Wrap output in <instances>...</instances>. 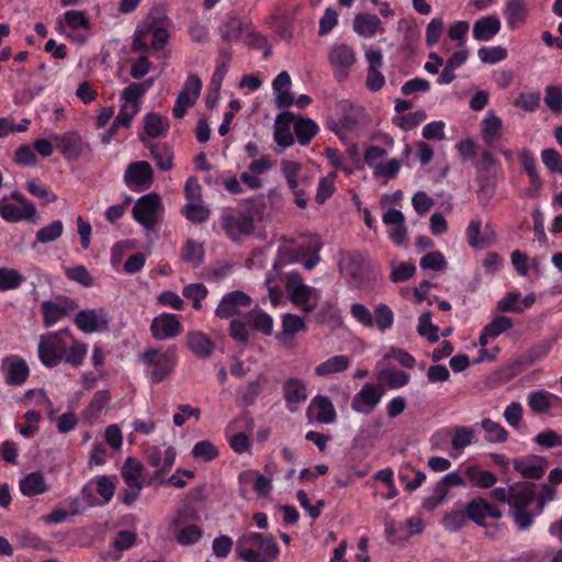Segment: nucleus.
Returning <instances> with one entry per match:
<instances>
[{
    "label": "nucleus",
    "instance_id": "obj_1",
    "mask_svg": "<svg viewBox=\"0 0 562 562\" xmlns=\"http://www.w3.org/2000/svg\"><path fill=\"white\" fill-rule=\"evenodd\" d=\"M168 19L160 12H151L134 34L132 50L147 54L150 49L161 50L169 40Z\"/></svg>",
    "mask_w": 562,
    "mask_h": 562
},
{
    "label": "nucleus",
    "instance_id": "obj_2",
    "mask_svg": "<svg viewBox=\"0 0 562 562\" xmlns=\"http://www.w3.org/2000/svg\"><path fill=\"white\" fill-rule=\"evenodd\" d=\"M236 552L246 562H270L277 559L280 549L271 536L250 531L237 540Z\"/></svg>",
    "mask_w": 562,
    "mask_h": 562
},
{
    "label": "nucleus",
    "instance_id": "obj_3",
    "mask_svg": "<svg viewBox=\"0 0 562 562\" xmlns=\"http://www.w3.org/2000/svg\"><path fill=\"white\" fill-rule=\"evenodd\" d=\"M536 501L535 485L530 483L512 484V497L509 502V516L519 530H528L532 527L536 517V507L530 508Z\"/></svg>",
    "mask_w": 562,
    "mask_h": 562
},
{
    "label": "nucleus",
    "instance_id": "obj_4",
    "mask_svg": "<svg viewBox=\"0 0 562 562\" xmlns=\"http://www.w3.org/2000/svg\"><path fill=\"white\" fill-rule=\"evenodd\" d=\"M140 360L147 368L149 381L158 384L173 372L178 363V355L175 347H168L164 351L149 348L142 353Z\"/></svg>",
    "mask_w": 562,
    "mask_h": 562
},
{
    "label": "nucleus",
    "instance_id": "obj_5",
    "mask_svg": "<svg viewBox=\"0 0 562 562\" xmlns=\"http://www.w3.org/2000/svg\"><path fill=\"white\" fill-rule=\"evenodd\" d=\"M285 290L291 302L305 314L314 312L321 300V292L303 282L296 271L290 272L285 278Z\"/></svg>",
    "mask_w": 562,
    "mask_h": 562
},
{
    "label": "nucleus",
    "instance_id": "obj_6",
    "mask_svg": "<svg viewBox=\"0 0 562 562\" xmlns=\"http://www.w3.org/2000/svg\"><path fill=\"white\" fill-rule=\"evenodd\" d=\"M66 336H70L67 329L43 335L38 344V357L47 368H54L63 361L66 352Z\"/></svg>",
    "mask_w": 562,
    "mask_h": 562
},
{
    "label": "nucleus",
    "instance_id": "obj_7",
    "mask_svg": "<svg viewBox=\"0 0 562 562\" xmlns=\"http://www.w3.org/2000/svg\"><path fill=\"white\" fill-rule=\"evenodd\" d=\"M164 213V205L157 193L140 196L132 210L133 218L146 229H153Z\"/></svg>",
    "mask_w": 562,
    "mask_h": 562
},
{
    "label": "nucleus",
    "instance_id": "obj_8",
    "mask_svg": "<svg viewBox=\"0 0 562 562\" xmlns=\"http://www.w3.org/2000/svg\"><path fill=\"white\" fill-rule=\"evenodd\" d=\"M328 61L333 69L334 77L345 81L356 64V52L352 46L345 43L334 44L328 52Z\"/></svg>",
    "mask_w": 562,
    "mask_h": 562
},
{
    "label": "nucleus",
    "instance_id": "obj_9",
    "mask_svg": "<svg viewBox=\"0 0 562 562\" xmlns=\"http://www.w3.org/2000/svg\"><path fill=\"white\" fill-rule=\"evenodd\" d=\"M221 224L225 234L233 240L243 235H249L255 229L254 217L249 212L227 209L221 216Z\"/></svg>",
    "mask_w": 562,
    "mask_h": 562
},
{
    "label": "nucleus",
    "instance_id": "obj_10",
    "mask_svg": "<svg viewBox=\"0 0 562 562\" xmlns=\"http://www.w3.org/2000/svg\"><path fill=\"white\" fill-rule=\"evenodd\" d=\"M78 308L77 303L64 295L44 301L41 305L45 327H52Z\"/></svg>",
    "mask_w": 562,
    "mask_h": 562
},
{
    "label": "nucleus",
    "instance_id": "obj_11",
    "mask_svg": "<svg viewBox=\"0 0 562 562\" xmlns=\"http://www.w3.org/2000/svg\"><path fill=\"white\" fill-rule=\"evenodd\" d=\"M50 139L67 160H77L86 150H90L89 145L83 142L77 131L53 134Z\"/></svg>",
    "mask_w": 562,
    "mask_h": 562
},
{
    "label": "nucleus",
    "instance_id": "obj_12",
    "mask_svg": "<svg viewBox=\"0 0 562 562\" xmlns=\"http://www.w3.org/2000/svg\"><path fill=\"white\" fill-rule=\"evenodd\" d=\"M369 262L359 254H348L340 260V271L353 288H361L366 282V273L368 271Z\"/></svg>",
    "mask_w": 562,
    "mask_h": 562
},
{
    "label": "nucleus",
    "instance_id": "obj_13",
    "mask_svg": "<svg viewBox=\"0 0 562 562\" xmlns=\"http://www.w3.org/2000/svg\"><path fill=\"white\" fill-rule=\"evenodd\" d=\"M201 89L202 80L196 75L188 76L172 109V114L176 119H182L188 109L195 104Z\"/></svg>",
    "mask_w": 562,
    "mask_h": 562
},
{
    "label": "nucleus",
    "instance_id": "obj_14",
    "mask_svg": "<svg viewBox=\"0 0 562 562\" xmlns=\"http://www.w3.org/2000/svg\"><path fill=\"white\" fill-rule=\"evenodd\" d=\"M110 315L105 308H92L80 311L74 322L86 334L101 333L109 328Z\"/></svg>",
    "mask_w": 562,
    "mask_h": 562
},
{
    "label": "nucleus",
    "instance_id": "obj_15",
    "mask_svg": "<svg viewBox=\"0 0 562 562\" xmlns=\"http://www.w3.org/2000/svg\"><path fill=\"white\" fill-rule=\"evenodd\" d=\"M124 181L134 191L147 190L154 181V171L150 164L147 161L130 164L124 173Z\"/></svg>",
    "mask_w": 562,
    "mask_h": 562
},
{
    "label": "nucleus",
    "instance_id": "obj_16",
    "mask_svg": "<svg viewBox=\"0 0 562 562\" xmlns=\"http://www.w3.org/2000/svg\"><path fill=\"white\" fill-rule=\"evenodd\" d=\"M383 394V387L373 383H366L352 397L351 408L357 413L370 414L381 402Z\"/></svg>",
    "mask_w": 562,
    "mask_h": 562
},
{
    "label": "nucleus",
    "instance_id": "obj_17",
    "mask_svg": "<svg viewBox=\"0 0 562 562\" xmlns=\"http://www.w3.org/2000/svg\"><path fill=\"white\" fill-rule=\"evenodd\" d=\"M177 452L171 446H153L147 449L146 458L149 465L155 468V476L169 472L175 464Z\"/></svg>",
    "mask_w": 562,
    "mask_h": 562
},
{
    "label": "nucleus",
    "instance_id": "obj_18",
    "mask_svg": "<svg viewBox=\"0 0 562 562\" xmlns=\"http://www.w3.org/2000/svg\"><path fill=\"white\" fill-rule=\"evenodd\" d=\"M183 330L179 316L162 313L155 317L150 325V333L157 340H167L181 334Z\"/></svg>",
    "mask_w": 562,
    "mask_h": 562
},
{
    "label": "nucleus",
    "instance_id": "obj_19",
    "mask_svg": "<svg viewBox=\"0 0 562 562\" xmlns=\"http://www.w3.org/2000/svg\"><path fill=\"white\" fill-rule=\"evenodd\" d=\"M467 241L472 248H487L495 243L496 236L490 224L482 226V220H471L465 229Z\"/></svg>",
    "mask_w": 562,
    "mask_h": 562
},
{
    "label": "nucleus",
    "instance_id": "obj_20",
    "mask_svg": "<svg viewBox=\"0 0 562 562\" xmlns=\"http://www.w3.org/2000/svg\"><path fill=\"white\" fill-rule=\"evenodd\" d=\"M469 520L474 521L479 526H485L486 518L498 520L503 517V513L496 506L482 497H474L465 506Z\"/></svg>",
    "mask_w": 562,
    "mask_h": 562
},
{
    "label": "nucleus",
    "instance_id": "obj_21",
    "mask_svg": "<svg viewBox=\"0 0 562 562\" xmlns=\"http://www.w3.org/2000/svg\"><path fill=\"white\" fill-rule=\"evenodd\" d=\"M251 299L243 291L236 290L223 296L216 307L215 314L220 318H229L239 313L241 307H247Z\"/></svg>",
    "mask_w": 562,
    "mask_h": 562
},
{
    "label": "nucleus",
    "instance_id": "obj_22",
    "mask_svg": "<svg viewBox=\"0 0 562 562\" xmlns=\"http://www.w3.org/2000/svg\"><path fill=\"white\" fill-rule=\"evenodd\" d=\"M514 469L525 479L538 480L543 476L548 462L539 456H529L513 460Z\"/></svg>",
    "mask_w": 562,
    "mask_h": 562
},
{
    "label": "nucleus",
    "instance_id": "obj_23",
    "mask_svg": "<svg viewBox=\"0 0 562 562\" xmlns=\"http://www.w3.org/2000/svg\"><path fill=\"white\" fill-rule=\"evenodd\" d=\"M503 15L508 30L514 31L522 26L529 15L527 0H508L504 4Z\"/></svg>",
    "mask_w": 562,
    "mask_h": 562
},
{
    "label": "nucleus",
    "instance_id": "obj_24",
    "mask_svg": "<svg viewBox=\"0 0 562 562\" xmlns=\"http://www.w3.org/2000/svg\"><path fill=\"white\" fill-rule=\"evenodd\" d=\"M35 212L36 210L33 204L21 205L9 201L8 198L0 200V216L7 222L30 220L35 215Z\"/></svg>",
    "mask_w": 562,
    "mask_h": 562
},
{
    "label": "nucleus",
    "instance_id": "obj_25",
    "mask_svg": "<svg viewBox=\"0 0 562 562\" xmlns=\"http://www.w3.org/2000/svg\"><path fill=\"white\" fill-rule=\"evenodd\" d=\"M283 396L286 408L295 412L297 406L307 398L306 386L304 382L297 378H290L284 382Z\"/></svg>",
    "mask_w": 562,
    "mask_h": 562
},
{
    "label": "nucleus",
    "instance_id": "obj_26",
    "mask_svg": "<svg viewBox=\"0 0 562 562\" xmlns=\"http://www.w3.org/2000/svg\"><path fill=\"white\" fill-rule=\"evenodd\" d=\"M2 368L5 372V382L10 385H22L30 374L25 360L16 357L5 358Z\"/></svg>",
    "mask_w": 562,
    "mask_h": 562
},
{
    "label": "nucleus",
    "instance_id": "obj_27",
    "mask_svg": "<svg viewBox=\"0 0 562 562\" xmlns=\"http://www.w3.org/2000/svg\"><path fill=\"white\" fill-rule=\"evenodd\" d=\"M314 412L316 422L321 424H333L337 419V413L329 397L316 395L312 398L307 408V415Z\"/></svg>",
    "mask_w": 562,
    "mask_h": 562
},
{
    "label": "nucleus",
    "instance_id": "obj_28",
    "mask_svg": "<svg viewBox=\"0 0 562 562\" xmlns=\"http://www.w3.org/2000/svg\"><path fill=\"white\" fill-rule=\"evenodd\" d=\"M291 78L288 71H281L272 82L274 101L279 109L290 108L294 103V98L290 92Z\"/></svg>",
    "mask_w": 562,
    "mask_h": 562
},
{
    "label": "nucleus",
    "instance_id": "obj_29",
    "mask_svg": "<svg viewBox=\"0 0 562 562\" xmlns=\"http://www.w3.org/2000/svg\"><path fill=\"white\" fill-rule=\"evenodd\" d=\"M294 123V115L291 112L280 113L274 123V142L283 147H290L294 144V137L291 125Z\"/></svg>",
    "mask_w": 562,
    "mask_h": 562
},
{
    "label": "nucleus",
    "instance_id": "obj_30",
    "mask_svg": "<svg viewBox=\"0 0 562 562\" xmlns=\"http://www.w3.org/2000/svg\"><path fill=\"white\" fill-rule=\"evenodd\" d=\"M501 20L496 15H486L476 20L472 35L476 41L488 42L501 31Z\"/></svg>",
    "mask_w": 562,
    "mask_h": 562
},
{
    "label": "nucleus",
    "instance_id": "obj_31",
    "mask_svg": "<svg viewBox=\"0 0 562 562\" xmlns=\"http://www.w3.org/2000/svg\"><path fill=\"white\" fill-rule=\"evenodd\" d=\"M248 31L247 23L237 15H229L218 25V33L226 43H236Z\"/></svg>",
    "mask_w": 562,
    "mask_h": 562
},
{
    "label": "nucleus",
    "instance_id": "obj_32",
    "mask_svg": "<svg viewBox=\"0 0 562 562\" xmlns=\"http://www.w3.org/2000/svg\"><path fill=\"white\" fill-rule=\"evenodd\" d=\"M188 347L198 358H210L214 351V342L202 331H190L187 335Z\"/></svg>",
    "mask_w": 562,
    "mask_h": 562
},
{
    "label": "nucleus",
    "instance_id": "obj_33",
    "mask_svg": "<svg viewBox=\"0 0 562 562\" xmlns=\"http://www.w3.org/2000/svg\"><path fill=\"white\" fill-rule=\"evenodd\" d=\"M482 138L484 143L492 147L498 142L503 134V121L494 112H488L482 121Z\"/></svg>",
    "mask_w": 562,
    "mask_h": 562
},
{
    "label": "nucleus",
    "instance_id": "obj_34",
    "mask_svg": "<svg viewBox=\"0 0 562 562\" xmlns=\"http://www.w3.org/2000/svg\"><path fill=\"white\" fill-rule=\"evenodd\" d=\"M154 80L147 79L143 82H132L123 89L120 99L124 105L140 108V99L153 87Z\"/></svg>",
    "mask_w": 562,
    "mask_h": 562
},
{
    "label": "nucleus",
    "instance_id": "obj_35",
    "mask_svg": "<svg viewBox=\"0 0 562 562\" xmlns=\"http://www.w3.org/2000/svg\"><path fill=\"white\" fill-rule=\"evenodd\" d=\"M353 31L363 37H372L375 33L382 32V22L374 15L369 13H360L355 16Z\"/></svg>",
    "mask_w": 562,
    "mask_h": 562
},
{
    "label": "nucleus",
    "instance_id": "obj_36",
    "mask_svg": "<svg viewBox=\"0 0 562 562\" xmlns=\"http://www.w3.org/2000/svg\"><path fill=\"white\" fill-rule=\"evenodd\" d=\"M20 491L24 496L34 497L48 491L44 475L32 472L20 481Z\"/></svg>",
    "mask_w": 562,
    "mask_h": 562
},
{
    "label": "nucleus",
    "instance_id": "obj_37",
    "mask_svg": "<svg viewBox=\"0 0 562 562\" xmlns=\"http://www.w3.org/2000/svg\"><path fill=\"white\" fill-rule=\"evenodd\" d=\"M350 366V358L345 355L334 356L315 367V375L327 376L345 372Z\"/></svg>",
    "mask_w": 562,
    "mask_h": 562
},
{
    "label": "nucleus",
    "instance_id": "obj_38",
    "mask_svg": "<svg viewBox=\"0 0 562 562\" xmlns=\"http://www.w3.org/2000/svg\"><path fill=\"white\" fill-rule=\"evenodd\" d=\"M464 479L479 488H491L497 482V476L493 472L480 470L476 465L465 469Z\"/></svg>",
    "mask_w": 562,
    "mask_h": 562
},
{
    "label": "nucleus",
    "instance_id": "obj_39",
    "mask_svg": "<svg viewBox=\"0 0 562 562\" xmlns=\"http://www.w3.org/2000/svg\"><path fill=\"white\" fill-rule=\"evenodd\" d=\"M381 387L400 389L409 382V374L395 369L381 370L376 375Z\"/></svg>",
    "mask_w": 562,
    "mask_h": 562
},
{
    "label": "nucleus",
    "instance_id": "obj_40",
    "mask_svg": "<svg viewBox=\"0 0 562 562\" xmlns=\"http://www.w3.org/2000/svg\"><path fill=\"white\" fill-rule=\"evenodd\" d=\"M305 330L306 325L303 318L294 314H285L282 319V331L277 335V339L285 344L289 337Z\"/></svg>",
    "mask_w": 562,
    "mask_h": 562
},
{
    "label": "nucleus",
    "instance_id": "obj_41",
    "mask_svg": "<svg viewBox=\"0 0 562 562\" xmlns=\"http://www.w3.org/2000/svg\"><path fill=\"white\" fill-rule=\"evenodd\" d=\"M25 281V277L13 268L0 267V292L19 289Z\"/></svg>",
    "mask_w": 562,
    "mask_h": 562
},
{
    "label": "nucleus",
    "instance_id": "obj_42",
    "mask_svg": "<svg viewBox=\"0 0 562 562\" xmlns=\"http://www.w3.org/2000/svg\"><path fill=\"white\" fill-rule=\"evenodd\" d=\"M144 128L148 136L159 137L169 130V121L157 113H148L144 119Z\"/></svg>",
    "mask_w": 562,
    "mask_h": 562
},
{
    "label": "nucleus",
    "instance_id": "obj_43",
    "mask_svg": "<svg viewBox=\"0 0 562 562\" xmlns=\"http://www.w3.org/2000/svg\"><path fill=\"white\" fill-rule=\"evenodd\" d=\"M293 127L301 145H307L318 132L317 124L311 119L294 120Z\"/></svg>",
    "mask_w": 562,
    "mask_h": 562
},
{
    "label": "nucleus",
    "instance_id": "obj_44",
    "mask_svg": "<svg viewBox=\"0 0 562 562\" xmlns=\"http://www.w3.org/2000/svg\"><path fill=\"white\" fill-rule=\"evenodd\" d=\"M87 353L88 346L82 341L72 339L71 345H67L66 352L64 353L63 357V361L72 367H79L83 363Z\"/></svg>",
    "mask_w": 562,
    "mask_h": 562
},
{
    "label": "nucleus",
    "instance_id": "obj_45",
    "mask_svg": "<svg viewBox=\"0 0 562 562\" xmlns=\"http://www.w3.org/2000/svg\"><path fill=\"white\" fill-rule=\"evenodd\" d=\"M248 324L262 333L263 335H271L273 330L272 317L261 310H255L247 316Z\"/></svg>",
    "mask_w": 562,
    "mask_h": 562
},
{
    "label": "nucleus",
    "instance_id": "obj_46",
    "mask_svg": "<svg viewBox=\"0 0 562 562\" xmlns=\"http://www.w3.org/2000/svg\"><path fill=\"white\" fill-rule=\"evenodd\" d=\"M481 427L485 431V439L488 442H505L508 439V431L499 423L490 418L483 419Z\"/></svg>",
    "mask_w": 562,
    "mask_h": 562
},
{
    "label": "nucleus",
    "instance_id": "obj_47",
    "mask_svg": "<svg viewBox=\"0 0 562 562\" xmlns=\"http://www.w3.org/2000/svg\"><path fill=\"white\" fill-rule=\"evenodd\" d=\"M121 473L126 485L142 484L143 464L134 458H127Z\"/></svg>",
    "mask_w": 562,
    "mask_h": 562
},
{
    "label": "nucleus",
    "instance_id": "obj_48",
    "mask_svg": "<svg viewBox=\"0 0 562 562\" xmlns=\"http://www.w3.org/2000/svg\"><path fill=\"white\" fill-rule=\"evenodd\" d=\"M150 153L156 160L159 169L167 171L170 170L173 166L172 159L173 155L171 149L166 145L159 144H150L148 145Z\"/></svg>",
    "mask_w": 562,
    "mask_h": 562
},
{
    "label": "nucleus",
    "instance_id": "obj_49",
    "mask_svg": "<svg viewBox=\"0 0 562 562\" xmlns=\"http://www.w3.org/2000/svg\"><path fill=\"white\" fill-rule=\"evenodd\" d=\"M111 400L110 391L101 390L94 393L87 411L86 415L90 419H95L100 416L102 411L108 406Z\"/></svg>",
    "mask_w": 562,
    "mask_h": 562
},
{
    "label": "nucleus",
    "instance_id": "obj_50",
    "mask_svg": "<svg viewBox=\"0 0 562 562\" xmlns=\"http://www.w3.org/2000/svg\"><path fill=\"white\" fill-rule=\"evenodd\" d=\"M550 398H557V396L547 391L531 392L528 395V405L535 413H546L552 407Z\"/></svg>",
    "mask_w": 562,
    "mask_h": 562
},
{
    "label": "nucleus",
    "instance_id": "obj_51",
    "mask_svg": "<svg viewBox=\"0 0 562 562\" xmlns=\"http://www.w3.org/2000/svg\"><path fill=\"white\" fill-rule=\"evenodd\" d=\"M475 431L469 426H458L453 429L451 446L457 451H462L473 442Z\"/></svg>",
    "mask_w": 562,
    "mask_h": 562
},
{
    "label": "nucleus",
    "instance_id": "obj_52",
    "mask_svg": "<svg viewBox=\"0 0 562 562\" xmlns=\"http://www.w3.org/2000/svg\"><path fill=\"white\" fill-rule=\"evenodd\" d=\"M417 331L420 336L427 338L429 342H437L439 340V328L431 322V313L426 312L419 316Z\"/></svg>",
    "mask_w": 562,
    "mask_h": 562
},
{
    "label": "nucleus",
    "instance_id": "obj_53",
    "mask_svg": "<svg viewBox=\"0 0 562 562\" xmlns=\"http://www.w3.org/2000/svg\"><path fill=\"white\" fill-rule=\"evenodd\" d=\"M63 222L60 220H56L37 231L36 240L42 244L52 243L57 240L63 235Z\"/></svg>",
    "mask_w": 562,
    "mask_h": 562
},
{
    "label": "nucleus",
    "instance_id": "obj_54",
    "mask_svg": "<svg viewBox=\"0 0 562 562\" xmlns=\"http://www.w3.org/2000/svg\"><path fill=\"white\" fill-rule=\"evenodd\" d=\"M202 537V530L196 525H188L175 531V538L182 546L196 543Z\"/></svg>",
    "mask_w": 562,
    "mask_h": 562
},
{
    "label": "nucleus",
    "instance_id": "obj_55",
    "mask_svg": "<svg viewBox=\"0 0 562 562\" xmlns=\"http://www.w3.org/2000/svg\"><path fill=\"white\" fill-rule=\"evenodd\" d=\"M182 214L192 223H204L210 216V210L201 202L187 203L182 207Z\"/></svg>",
    "mask_w": 562,
    "mask_h": 562
},
{
    "label": "nucleus",
    "instance_id": "obj_56",
    "mask_svg": "<svg viewBox=\"0 0 562 562\" xmlns=\"http://www.w3.org/2000/svg\"><path fill=\"white\" fill-rule=\"evenodd\" d=\"M336 178V172H329L327 176L321 178L315 195V201L317 204H323L328 198L333 195L335 192Z\"/></svg>",
    "mask_w": 562,
    "mask_h": 562
},
{
    "label": "nucleus",
    "instance_id": "obj_57",
    "mask_svg": "<svg viewBox=\"0 0 562 562\" xmlns=\"http://www.w3.org/2000/svg\"><path fill=\"white\" fill-rule=\"evenodd\" d=\"M312 184V179L308 177H301L294 184H289V188L294 195L295 204L304 209L307 205V189Z\"/></svg>",
    "mask_w": 562,
    "mask_h": 562
},
{
    "label": "nucleus",
    "instance_id": "obj_58",
    "mask_svg": "<svg viewBox=\"0 0 562 562\" xmlns=\"http://www.w3.org/2000/svg\"><path fill=\"white\" fill-rule=\"evenodd\" d=\"M231 58V53L228 50L223 49L220 52L216 68L211 80V85L216 89H220L222 81L228 71Z\"/></svg>",
    "mask_w": 562,
    "mask_h": 562
},
{
    "label": "nucleus",
    "instance_id": "obj_59",
    "mask_svg": "<svg viewBox=\"0 0 562 562\" xmlns=\"http://www.w3.org/2000/svg\"><path fill=\"white\" fill-rule=\"evenodd\" d=\"M194 459L210 462L217 458L218 450L210 440L198 441L191 451Z\"/></svg>",
    "mask_w": 562,
    "mask_h": 562
},
{
    "label": "nucleus",
    "instance_id": "obj_60",
    "mask_svg": "<svg viewBox=\"0 0 562 562\" xmlns=\"http://www.w3.org/2000/svg\"><path fill=\"white\" fill-rule=\"evenodd\" d=\"M521 166L533 186L539 187L541 179L537 170V160L528 150H522L519 155Z\"/></svg>",
    "mask_w": 562,
    "mask_h": 562
},
{
    "label": "nucleus",
    "instance_id": "obj_61",
    "mask_svg": "<svg viewBox=\"0 0 562 562\" xmlns=\"http://www.w3.org/2000/svg\"><path fill=\"white\" fill-rule=\"evenodd\" d=\"M203 258L204 250L202 245L193 240H188L183 249L182 259L193 267H198L202 263Z\"/></svg>",
    "mask_w": 562,
    "mask_h": 562
},
{
    "label": "nucleus",
    "instance_id": "obj_62",
    "mask_svg": "<svg viewBox=\"0 0 562 562\" xmlns=\"http://www.w3.org/2000/svg\"><path fill=\"white\" fill-rule=\"evenodd\" d=\"M393 322L394 314L392 310L385 304H379L374 310L373 324L375 323L381 331H385L392 327Z\"/></svg>",
    "mask_w": 562,
    "mask_h": 562
},
{
    "label": "nucleus",
    "instance_id": "obj_63",
    "mask_svg": "<svg viewBox=\"0 0 562 562\" xmlns=\"http://www.w3.org/2000/svg\"><path fill=\"white\" fill-rule=\"evenodd\" d=\"M533 441L538 446L546 448V449L562 447V432L560 434L553 429H547V430L539 432L533 438Z\"/></svg>",
    "mask_w": 562,
    "mask_h": 562
},
{
    "label": "nucleus",
    "instance_id": "obj_64",
    "mask_svg": "<svg viewBox=\"0 0 562 562\" xmlns=\"http://www.w3.org/2000/svg\"><path fill=\"white\" fill-rule=\"evenodd\" d=\"M541 160L551 172L562 175V156L557 149H543L541 151Z\"/></svg>",
    "mask_w": 562,
    "mask_h": 562
}]
</instances>
